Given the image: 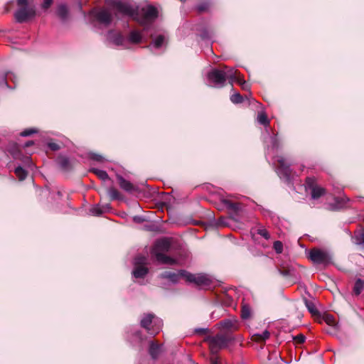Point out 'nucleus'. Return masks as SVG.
I'll list each match as a JSON object with an SVG mask.
<instances>
[{"instance_id": "f257e3e1", "label": "nucleus", "mask_w": 364, "mask_h": 364, "mask_svg": "<svg viewBox=\"0 0 364 364\" xmlns=\"http://www.w3.org/2000/svg\"><path fill=\"white\" fill-rule=\"evenodd\" d=\"M117 10L124 15L131 17L141 26L151 24L158 16L156 8L147 5L142 8L134 7L129 4L119 2L116 4Z\"/></svg>"}, {"instance_id": "f03ea898", "label": "nucleus", "mask_w": 364, "mask_h": 364, "mask_svg": "<svg viewBox=\"0 0 364 364\" xmlns=\"http://www.w3.org/2000/svg\"><path fill=\"white\" fill-rule=\"evenodd\" d=\"M161 278L167 279L172 283H177L181 279H184L186 282L194 283L198 286L208 287L210 284V277L203 274H191L186 270H178L177 272L166 271L161 275Z\"/></svg>"}, {"instance_id": "7ed1b4c3", "label": "nucleus", "mask_w": 364, "mask_h": 364, "mask_svg": "<svg viewBox=\"0 0 364 364\" xmlns=\"http://www.w3.org/2000/svg\"><path fill=\"white\" fill-rule=\"evenodd\" d=\"M107 38L116 46L127 48L129 43L138 44L141 43L144 38V35L138 30L131 31L127 37L123 36L120 33L110 31L107 35Z\"/></svg>"}, {"instance_id": "20e7f679", "label": "nucleus", "mask_w": 364, "mask_h": 364, "mask_svg": "<svg viewBox=\"0 0 364 364\" xmlns=\"http://www.w3.org/2000/svg\"><path fill=\"white\" fill-rule=\"evenodd\" d=\"M208 80L215 86L222 87L227 79L231 84L236 79V70L228 66H224L222 70L214 69L208 74Z\"/></svg>"}, {"instance_id": "39448f33", "label": "nucleus", "mask_w": 364, "mask_h": 364, "mask_svg": "<svg viewBox=\"0 0 364 364\" xmlns=\"http://www.w3.org/2000/svg\"><path fill=\"white\" fill-rule=\"evenodd\" d=\"M234 340L235 338L231 334L219 333L215 336H208L205 341L208 343L211 353L217 354L220 350L227 348Z\"/></svg>"}, {"instance_id": "423d86ee", "label": "nucleus", "mask_w": 364, "mask_h": 364, "mask_svg": "<svg viewBox=\"0 0 364 364\" xmlns=\"http://www.w3.org/2000/svg\"><path fill=\"white\" fill-rule=\"evenodd\" d=\"M171 247V243L168 239L163 238L156 241L153 254L156 257L158 262L162 264L174 263V260L170 257L166 255L164 252H168Z\"/></svg>"}, {"instance_id": "0eeeda50", "label": "nucleus", "mask_w": 364, "mask_h": 364, "mask_svg": "<svg viewBox=\"0 0 364 364\" xmlns=\"http://www.w3.org/2000/svg\"><path fill=\"white\" fill-rule=\"evenodd\" d=\"M141 326L146 330L149 334L155 336L161 330L163 321L154 314H148L141 318Z\"/></svg>"}, {"instance_id": "6e6552de", "label": "nucleus", "mask_w": 364, "mask_h": 364, "mask_svg": "<svg viewBox=\"0 0 364 364\" xmlns=\"http://www.w3.org/2000/svg\"><path fill=\"white\" fill-rule=\"evenodd\" d=\"M18 9L15 13V18L19 23L24 22L35 16L36 11L31 5V0H18Z\"/></svg>"}, {"instance_id": "1a4fd4ad", "label": "nucleus", "mask_w": 364, "mask_h": 364, "mask_svg": "<svg viewBox=\"0 0 364 364\" xmlns=\"http://www.w3.org/2000/svg\"><path fill=\"white\" fill-rule=\"evenodd\" d=\"M274 163L277 167V172L280 178H284L287 181H289L291 178H293L289 164L285 158L281 156H277L275 158Z\"/></svg>"}, {"instance_id": "9d476101", "label": "nucleus", "mask_w": 364, "mask_h": 364, "mask_svg": "<svg viewBox=\"0 0 364 364\" xmlns=\"http://www.w3.org/2000/svg\"><path fill=\"white\" fill-rule=\"evenodd\" d=\"M147 258L145 256L137 255L134 258L133 276L135 278H144L148 273L149 269L146 267Z\"/></svg>"}, {"instance_id": "9b49d317", "label": "nucleus", "mask_w": 364, "mask_h": 364, "mask_svg": "<svg viewBox=\"0 0 364 364\" xmlns=\"http://www.w3.org/2000/svg\"><path fill=\"white\" fill-rule=\"evenodd\" d=\"M309 257L316 264H326L331 260V257L326 251L318 248L312 249L309 252Z\"/></svg>"}, {"instance_id": "f8f14e48", "label": "nucleus", "mask_w": 364, "mask_h": 364, "mask_svg": "<svg viewBox=\"0 0 364 364\" xmlns=\"http://www.w3.org/2000/svg\"><path fill=\"white\" fill-rule=\"evenodd\" d=\"M217 326L223 333L231 334L239 328V322L235 317L226 318L220 321Z\"/></svg>"}, {"instance_id": "ddd939ff", "label": "nucleus", "mask_w": 364, "mask_h": 364, "mask_svg": "<svg viewBox=\"0 0 364 364\" xmlns=\"http://www.w3.org/2000/svg\"><path fill=\"white\" fill-rule=\"evenodd\" d=\"M306 189L311 191V198L314 200L319 198L326 193V189L318 186L314 178H306Z\"/></svg>"}, {"instance_id": "4468645a", "label": "nucleus", "mask_w": 364, "mask_h": 364, "mask_svg": "<svg viewBox=\"0 0 364 364\" xmlns=\"http://www.w3.org/2000/svg\"><path fill=\"white\" fill-rule=\"evenodd\" d=\"M92 14L95 16L97 21L105 26L109 25L112 20L110 12L106 9H100L99 11L92 10Z\"/></svg>"}, {"instance_id": "2eb2a0df", "label": "nucleus", "mask_w": 364, "mask_h": 364, "mask_svg": "<svg viewBox=\"0 0 364 364\" xmlns=\"http://www.w3.org/2000/svg\"><path fill=\"white\" fill-rule=\"evenodd\" d=\"M117 180L119 184V186L123 190L130 192L134 190V186L128 181L124 179L122 176H118Z\"/></svg>"}, {"instance_id": "dca6fc26", "label": "nucleus", "mask_w": 364, "mask_h": 364, "mask_svg": "<svg viewBox=\"0 0 364 364\" xmlns=\"http://www.w3.org/2000/svg\"><path fill=\"white\" fill-rule=\"evenodd\" d=\"M149 354L152 358L156 359L161 353V346L155 342H151L149 346Z\"/></svg>"}, {"instance_id": "f3484780", "label": "nucleus", "mask_w": 364, "mask_h": 364, "mask_svg": "<svg viewBox=\"0 0 364 364\" xmlns=\"http://www.w3.org/2000/svg\"><path fill=\"white\" fill-rule=\"evenodd\" d=\"M270 333L265 330L262 333H255L252 336V340L255 342H264L269 338Z\"/></svg>"}, {"instance_id": "a211bd4d", "label": "nucleus", "mask_w": 364, "mask_h": 364, "mask_svg": "<svg viewBox=\"0 0 364 364\" xmlns=\"http://www.w3.org/2000/svg\"><path fill=\"white\" fill-rule=\"evenodd\" d=\"M223 201L224 205L226 206V208L228 210H230L235 213H237L240 209V205L237 203H233L228 199H225Z\"/></svg>"}, {"instance_id": "6ab92c4d", "label": "nucleus", "mask_w": 364, "mask_h": 364, "mask_svg": "<svg viewBox=\"0 0 364 364\" xmlns=\"http://www.w3.org/2000/svg\"><path fill=\"white\" fill-rule=\"evenodd\" d=\"M57 15L62 19H65L68 14V7L65 4H60L56 11Z\"/></svg>"}, {"instance_id": "aec40b11", "label": "nucleus", "mask_w": 364, "mask_h": 364, "mask_svg": "<svg viewBox=\"0 0 364 364\" xmlns=\"http://www.w3.org/2000/svg\"><path fill=\"white\" fill-rule=\"evenodd\" d=\"M11 80L14 83H16V76L11 72L6 73L2 76V85L9 87L8 81Z\"/></svg>"}, {"instance_id": "412c9836", "label": "nucleus", "mask_w": 364, "mask_h": 364, "mask_svg": "<svg viewBox=\"0 0 364 364\" xmlns=\"http://www.w3.org/2000/svg\"><path fill=\"white\" fill-rule=\"evenodd\" d=\"M363 289H364V281L360 279H358L355 281V283L354 284L353 293L355 295H359L362 292Z\"/></svg>"}, {"instance_id": "4be33fe9", "label": "nucleus", "mask_w": 364, "mask_h": 364, "mask_svg": "<svg viewBox=\"0 0 364 364\" xmlns=\"http://www.w3.org/2000/svg\"><path fill=\"white\" fill-rule=\"evenodd\" d=\"M234 82L239 83L241 85L242 90H250V85L244 80L243 78L241 77V76L240 75V74L237 73V70H236V79L233 80V82Z\"/></svg>"}, {"instance_id": "5701e85b", "label": "nucleus", "mask_w": 364, "mask_h": 364, "mask_svg": "<svg viewBox=\"0 0 364 364\" xmlns=\"http://www.w3.org/2000/svg\"><path fill=\"white\" fill-rule=\"evenodd\" d=\"M109 205H106L102 208L99 205L93 206L90 208V212L93 215H100L104 213V209L109 208Z\"/></svg>"}, {"instance_id": "b1692460", "label": "nucleus", "mask_w": 364, "mask_h": 364, "mask_svg": "<svg viewBox=\"0 0 364 364\" xmlns=\"http://www.w3.org/2000/svg\"><path fill=\"white\" fill-rule=\"evenodd\" d=\"M14 172L20 181L24 180L27 176V172L21 166L16 167Z\"/></svg>"}, {"instance_id": "393cba45", "label": "nucleus", "mask_w": 364, "mask_h": 364, "mask_svg": "<svg viewBox=\"0 0 364 364\" xmlns=\"http://www.w3.org/2000/svg\"><path fill=\"white\" fill-rule=\"evenodd\" d=\"M92 171L101 180L106 181L109 179V176L106 171L97 168H93Z\"/></svg>"}, {"instance_id": "a878e982", "label": "nucleus", "mask_w": 364, "mask_h": 364, "mask_svg": "<svg viewBox=\"0 0 364 364\" xmlns=\"http://www.w3.org/2000/svg\"><path fill=\"white\" fill-rule=\"evenodd\" d=\"M108 193L112 200H117L121 198L120 193L115 188H109L108 189Z\"/></svg>"}, {"instance_id": "bb28decb", "label": "nucleus", "mask_w": 364, "mask_h": 364, "mask_svg": "<svg viewBox=\"0 0 364 364\" xmlns=\"http://www.w3.org/2000/svg\"><path fill=\"white\" fill-rule=\"evenodd\" d=\"M58 163L61 168L64 169H68L69 168V160L65 156H59L58 159Z\"/></svg>"}, {"instance_id": "cd10ccee", "label": "nucleus", "mask_w": 364, "mask_h": 364, "mask_svg": "<svg viewBox=\"0 0 364 364\" xmlns=\"http://www.w3.org/2000/svg\"><path fill=\"white\" fill-rule=\"evenodd\" d=\"M257 120L261 124L265 126H267L269 124V120L267 119V117L264 112L259 113L257 116Z\"/></svg>"}, {"instance_id": "c85d7f7f", "label": "nucleus", "mask_w": 364, "mask_h": 364, "mask_svg": "<svg viewBox=\"0 0 364 364\" xmlns=\"http://www.w3.org/2000/svg\"><path fill=\"white\" fill-rule=\"evenodd\" d=\"M355 242L358 245L364 244V232H358L355 233L354 236Z\"/></svg>"}, {"instance_id": "c756f323", "label": "nucleus", "mask_w": 364, "mask_h": 364, "mask_svg": "<svg viewBox=\"0 0 364 364\" xmlns=\"http://www.w3.org/2000/svg\"><path fill=\"white\" fill-rule=\"evenodd\" d=\"M251 311L250 309L247 306H243L241 311V317L243 319H247L250 316Z\"/></svg>"}, {"instance_id": "7c9ffc66", "label": "nucleus", "mask_w": 364, "mask_h": 364, "mask_svg": "<svg viewBox=\"0 0 364 364\" xmlns=\"http://www.w3.org/2000/svg\"><path fill=\"white\" fill-rule=\"evenodd\" d=\"M230 100L234 104L241 103L242 102V96L239 93H235L230 97Z\"/></svg>"}, {"instance_id": "2f4dec72", "label": "nucleus", "mask_w": 364, "mask_h": 364, "mask_svg": "<svg viewBox=\"0 0 364 364\" xmlns=\"http://www.w3.org/2000/svg\"><path fill=\"white\" fill-rule=\"evenodd\" d=\"M164 41V37L163 36H159L154 41V46L156 48H160Z\"/></svg>"}, {"instance_id": "473e14b6", "label": "nucleus", "mask_w": 364, "mask_h": 364, "mask_svg": "<svg viewBox=\"0 0 364 364\" xmlns=\"http://www.w3.org/2000/svg\"><path fill=\"white\" fill-rule=\"evenodd\" d=\"M273 248L277 253H282L283 251V244L280 241H275L273 245Z\"/></svg>"}, {"instance_id": "72a5a7b5", "label": "nucleus", "mask_w": 364, "mask_h": 364, "mask_svg": "<svg viewBox=\"0 0 364 364\" xmlns=\"http://www.w3.org/2000/svg\"><path fill=\"white\" fill-rule=\"evenodd\" d=\"M210 6L209 2H203L200 4H199L197 7V9L199 12H203L208 9Z\"/></svg>"}, {"instance_id": "f704fd0d", "label": "nucleus", "mask_w": 364, "mask_h": 364, "mask_svg": "<svg viewBox=\"0 0 364 364\" xmlns=\"http://www.w3.org/2000/svg\"><path fill=\"white\" fill-rule=\"evenodd\" d=\"M306 306L307 309H309V311L312 314H316L318 312L317 309H316L315 306L314 305V304L312 302L306 301Z\"/></svg>"}, {"instance_id": "c9c22d12", "label": "nucleus", "mask_w": 364, "mask_h": 364, "mask_svg": "<svg viewBox=\"0 0 364 364\" xmlns=\"http://www.w3.org/2000/svg\"><path fill=\"white\" fill-rule=\"evenodd\" d=\"M36 132H37V130L35 129H25L24 131H23L21 133V135L22 136H30L32 134H34V133H36Z\"/></svg>"}, {"instance_id": "e433bc0d", "label": "nucleus", "mask_w": 364, "mask_h": 364, "mask_svg": "<svg viewBox=\"0 0 364 364\" xmlns=\"http://www.w3.org/2000/svg\"><path fill=\"white\" fill-rule=\"evenodd\" d=\"M258 234L268 240L270 237L269 233L266 229H259L258 230Z\"/></svg>"}, {"instance_id": "4c0bfd02", "label": "nucleus", "mask_w": 364, "mask_h": 364, "mask_svg": "<svg viewBox=\"0 0 364 364\" xmlns=\"http://www.w3.org/2000/svg\"><path fill=\"white\" fill-rule=\"evenodd\" d=\"M306 337L302 334H299L294 337V341L298 344H301L305 341Z\"/></svg>"}, {"instance_id": "58836bf2", "label": "nucleus", "mask_w": 364, "mask_h": 364, "mask_svg": "<svg viewBox=\"0 0 364 364\" xmlns=\"http://www.w3.org/2000/svg\"><path fill=\"white\" fill-rule=\"evenodd\" d=\"M325 320H326V322L328 325H330V326H333V325H335V324H336V320H335V318H333V316H332L327 315V316H326Z\"/></svg>"}, {"instance_id": "ea45409f", "label": "nucleus", "mask_w": 364, "mask_h": 364, "mask_svg": "<svg viewBox=\"0 0 364 364\" xmlns=\"http://www.w3.org/2000/svg\"><path fill=\"white\" fill-rule=\"evenodd\" d=\"M217 354H213L210 358L211 364H220L219 358L216 355Z\"/></svg>"}, {"instance_id": "a19ab883", "label": "nucleus", "mask_w": 364, "mask_h": 364, "mask_svg": "<svg viewBox=\"0 0 364 364\" xmlns=\"http://www.w3.org/2000/svg\"><path fill=\"white\" fill-rule=\"evenodd\" d=\"M91 159L97 161H102L103 157L97 154H92Z\"/></svg>"}, {"instance_id": "79ce46f5", "label": "nucleus", "mask_w": 364, "mask_h": 364, "mask_svg": "<svg viewBox=\"0 0 364 364\" xmlns=\"http://www.w3.org/2000/svg\"><path fill=\"white\" fill-rule=\"evenodd\" d=\"M48 146L53 151H57L60 149V146L58 144L53 142L49 143Z\"/></svg>"}, {"instance_id": "37998d69", "label": "nucleus", "mask_w": 364, "mask_h": 364, "mask_svg": "<svg viewBox=\"0 0 364 364\" xmlns=\"http://www.w3.org/2000/svg\"><path fill=\"white\" fill-rule=\"evenodd\" d=\"M53 0H43V7L44 9H48L52 4Z\"/></svg>"}, {"instance_id": "c03bdc74", "label": "nucleus", "mask_w": 364, "mask_h": 364, "mask_svg": "<svg viewBox=\"0 0 364 364\" xmlns=\"http://www.w3.org/2000/svg\"><path fill=\"white\" fill-rule=\"evenodd\" d=\"M33 144V142L32 141H28L26 144V146H29L32 145Z\"/></svg>"}, {"instance_id": "a18cd8bd", "label": "nucleus", "mask_w": 364, "mask_h": 364, "mask_svg": "<svg viewBox=\"0 0 364 364\" xmlns=\"http://www.w3.org/2000/svg\"><path fill=\"white\" fill-rule=\"evenodd\" d=\"M134 221H139V218L138 217H134Z\"/></svg>"}, {"instance_id": "49530a36", "label": "nucleus", "mask_w": 364, "mask_h": 364, "mask_svg": "<svg viewBox=\"0 0 364 364\" xmlns=\"http://www.w3.org/2000/svg\"><path fill=\"white\" fill-rule=\"evenodd\" d=\"M220 223H221V224H224V223H223V218H220Z\"/></svg>"}, {"instance_id": "de8ad7c7", "label": "nucleus", "mask_w": 364, "mask_h": 364, "mask_svg": "<svg viewBox=\"0 0 364 364\" xmlns=\"http://www.w3.org/2000/svg\"><path fill=\"white\" fill-rule=\"evenodd\" d=\"M80 7H82V3H81V2H80Z\"/></svg>"}, {"instance_id": "09e8293b", "label": "nucleus", "mask_w": 364, "mask_h": 364, "mask_svg": "<svg viewBox=\"0 0 364 364\" xmlns=\"http://www.w3.org/2000/svg\"><path fill=\"white\" fill-rule=\"evenodd\" d=\"M273 141H274V143L275 142V139H273ZM274 146H275L274 144Z\"/></svg>"}, {"instance_id": "8fccbe9b", "label": "nucleus", "mask_w": 364, "mask_h": 364, "mask_svg": "<svg viewBox=\"0 0 364 364\" xmlns=\"http://www.w3.org/2000/svg\"><path fill=\"white\" fill-rule=\"evenodd\" d=\"M181 1H184L185 0H180Z\"/></svg>"}]
</instances>
